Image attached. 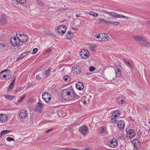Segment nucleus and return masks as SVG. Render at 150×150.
<instances>
[{
  "mask_svg": "<svg viewBox=\"0 0 150 150\" xmlns=\"http://www.w3.org/2000/svg\"><path fill=\"white\" fill-rule=\"evenodd\" d=\"M52 50V49L50 47L49 48H48L46 50V51L45 52V53H49V52H50Z\"/></svg>",
  "mask_w": 150,
  "mask_h": 150,
  "instance_id": "49530a36",
  "label": "nucleus"
},
{
  "mask_svg": "<svg viewBox=\"0 0 150 150\" xmlns=\"http://www.w3.org/2000/svg\"><path fill=\"white\" fill-rule=\"evenodd\" d=\"M6 15L3 14L0 19V24L3 25L5 24L6 22Z\"/></svg>",
  "mask_w": 150,
  "mask_h": 150,
  "instance_id": "ddd939ff",
  "label": "nucleus"
},
{
  "mask_svg": "<svg viewBox=\"0 0 150 150\" xmlns=\"http://www.w3.org/2000/svg\"><path fill=\"white\" fill-rule=\"evenodd\" d=\"M5 97L8 99L13 100L15 97L14 96L10 95L8 94H5L4 95Z\"/></svg>",
  "mask_w": 150,
  "mask_h": 150,
  "instance_id": "393cba45",
  "label": "nucleus"
},
{
  "mask_svg": "<svg viewBox=\"0 0 150 150\" xmlns=\"http://www.w3.org/2000/svg\"><path fill=\"white\" fill-rule=\"evenodd\" d=\"M116 77H120L122 76V72L121 70L119 68L115 69Z\"/></svg>",
  "mask_w": 150,
  "mask_h": 150,
  "instance_id": "f3484780",
  "label": "nucleus"
},
{
  "mask_svg": "<svg viewBox=\"0 0 150 150\" xmlns=\"http://www.w3.org/2000/svg\"><path fill=\"white\" fill-rule=\"evenodd\" d=\"M6 71H9V72H10V70L7 69L4 70H2L1 72H0V76H1L2 74V73L5 72Z\"/></svg>",
  "mask_w": 150,
  "mask_h": 150,
  "instance_id": "e433bc0d",
  "label": "nucleus"
},
{
  "mask_svg": "<svg viewBox=\"0 0 150 150\" xmlns=\"http://www.w3.org/2000/svg\"><path fill=\"white\" fill-rule=\"evenodd\" d=\"M126 65L129 68L132 69V65L129 62L128 63H127Z\"/></svg>",
  "mask_w": 150,
  "mask_h": 150,
  "instance_id": "79ce46f5",
  "label": "nucleus"
},
{
  "mask_svg": "<svg viewBox=\"0 0 150 150\" xmlns=\"http://www.w3.org/2000/svg\"><path fill=\"white\" fill-rule=\"evenodd\" d=\"M76 88L79 90H83L84 88L83 83L81 82H78L76 84Z\"/></svg>",
  "mask_w": 150,
  "mask_h": 150,
  "instance_id": "f8f14e48",
  "label": "nucleus"
},
{
  "mask_svg": "<svg viewBox=\"0 0 150 150\" xmlns=\"http://www.w3.org/2000/svg\"><path fill=\"white\" fill-rule=\"evenodd\" d=\"M22 59V57H20L19 55L18 56V57L17 58V59L16 60V61H18L19 60H20L21 59Z\"/></svg>",
  "mask_w": 150,
  "mask_h": 150,
  "instance_id": "0e129e2a",
  "label": "nucleus"
},
{
  "mask_svg": "<svg viewBox=\"0 0 150 150\" xmlns=\"http://www.w3.org/2000/svg\"><path fill=\"white\" fill-rule=\"evenodd\" d=\"M80 54L82 58L86 59L88 57L89 52L88 50L84 49L81 50L80 52Z\"/></svg>",
  "mask_w": 150,
  "mask_h": 150,
  "instance_id": "20e7f679",
  "label": "nucleus"
},
{
  "mask_svg": "<svg viewBox=\"0 0 150 150\" xmlns=\"http://www.w3.org/2000/svg\"><path fill=\"white\" fill-rule=\"evenodd\" d=\"M116 121H117V120H116V119L115 118H112L111 119V120L110 121V122L112 123H114L116 122Z\"/></svg>",
  "mask_w": 150,
  "mask_h": 150,
  "instance_id": "de8ad7c7",
  "label": "nucleus"
},
{
  "mask_svg": "<svg viewBox=\"0 0 150 150\" xmlns=\"http://www.w3.org/2000/svg\"><path fill=\"white\" fill-rule=\"evenodd\" d=\"M53 129V128L50 129L46 131V132L47 133H49V132L51 131Z\"/></svg>",
  "mask_w": 150,
  "mask_h": 150,
  "instance_id": "603ef678",
  "label": "nucleus"
},
{
  "mask_svg": "<svg viewBox=\"0 0 150 150\" xmlns=\"http://www.w3.org/2000/svg\"><path fill=\"white\" fill-rule=\"evenodd\" d=\"M78 124V123L77 122H75L73 124H72L69 127V130L71 131V130L70 129L72 127H74L76 125H77Z\"/></svg>",
  "mask_w": 150,
  "mask_h": 150,
  "instance_id": "473e14b6",
  "label": "nucleus"
},
{
  "mask_svg": "<svg viewBox=\"0 0 150 150\" xmlns=\"http://www.w3.org/2000/svg\"><path fill=\"white\" fill-rule=\"evenodd\" d=\"M15 80H16V79H15L13 81L11 82V84H12L13 85H14V83L15 81Z\"/></svg>",
  "mask_w": 150,
  "mask_h": 150,
  "instance_id": "680f3d73",
  "label": "nucleus"
},
{
  "mask_svg": "<svg viewBox=\"0 0 150 150\" xmlns=\"http://www.w3.org/2000/svg\"><path fill=\"white\" fill-rule=\"evenodd\" d=\"M3 77L4 78L5 80V79H6V78H7V76L6 75V74H4L3 76Z\"/></svg>",
  "mask_w": 150,
  "mask_h": 150,
  "instance_id": "774afa93",
  "label": "nucleus"
},
{
  "mask_svg": "<svg viewBox=\"0 0 150 150\" xmlns=\"http://www.w3.org/2000/svg\"><path fill=\"white\" fill-rule=\"evenodd\" d=\"M145 45L146 47H149L150 46V44L149 43L147 42L146 40V41L145 42Z\"/></svg>",
  "mask_w": 150,
  "mask_h": 150,
  "instance_id": "8fccbe9b",
  "label": "nucleus"
},
{
  "mask_svg": "<svg viewBox=\"0 0 150 150\" xmlns=\"http://www.w3.org/2000/svg\"><path fill=\"white\" fill-rule=\"evenodd\" d=\"M7 117L3 114H0V122H4L7 120Z\"/></svg>",
  "mask_w": 150,
  "mask_h": 150,
  "instance_id": "dca6fc26",
  "label": "nucleus"
},
{
  "mask_svg": "<svg viewBox=\"0 0 150 150\" xmlns=\"http://www.w3.org/2000/svg\"><path fill=\"white\" fill-rule=\"evenodd\" d=\"M123 61L125 62V63L126 64H127V63L129 62L128 60H127L126 59H123Z\"/></svg>",
  "mask_w": 150,
  "mask_h": 150,
  "instance_id": "6e6d98bb",
  "label": "nucleus"
},
{
  "mask_svg": "<svg viewBox=\"0 0 150 150\" xmlns=\"http://www.w3.org/2000/svg\"><path fill=\"white\" fill-rule=\"evenodd\" d=\"M0 48L1 49H2L4 51L6 50V47H4L1 46Z\"/></svg>",
  "mask_w": 150,
  "mask_h": 150,
  "instance_id": "13d9d810",
  "label": "nucleus"
},
{
  "mask_svg": "<svg viewBox=\"0 0 150 150\" xmlns=\"http://www.w3.org/2000/svg\"><path fill=\"white\" fill-rule=\"evenodd\" d=\"M79 132L83 136H86L89 132L88 127L86 125H83L80 127L79 130Z\"/></svg>",
  "mask_w": 150,
  "mask_h": 150,
  "instance_id": "f03ea898",
  "label": "nucleus"
},
{
  "mask_svg": "<svg viewBox=\"0 0 150 150\" xmlns=\"http://www.w3.org/2000/svg\"><path fill=\"white\" fill-rule=\"evenodd\" d=\"M51 97H49L48 98V100H47V102H47V103H48V102H49L51 100Z\"/></svg>",
  "mask_w": 150,
  "mask_h": 150,
  "instance_id": "338daca9",
  "label": "nucleus"
},
{
  "mask_svg": "<svg viewBox=\"0 0 150 150\" xmlns=\"http://www.w3.org/2000/svg\"><path fill=\"white\" fill-rule=\"evenodd\" d=\"M117 125L119 128V129L120 130L123 129L125 126V122L123 120L119 121L117 122Z\"/></svg>",
  "mask_w": 150,
  "mask_h": 150,
  "instance_id": "4468645a",
  "label": "nucleus"
},
{
  "mask_svg": "<svg viewBox=\"0 0 150 150\" xmlns=\"http://www.w3.org/2000/svg\"><path fill=\"white\" fill-rule=\"evenodd\" d=\"M117 141L115 138L110 139L109 142V146L112 148H115L117 147Z\"/></svg>",
  "mask_w": 150,
  "mask_h": 150,
  "instance_id": "423d86ee",
  "label": "nucleus"
},
{
  "mask_svg": "<svg viewBox=\"0 0 150 150\" xmlns=\"http://www.w3.org/2000/svg\"><path fill=\"white\" fill-rule=\"evenodd\" d=\"M65 82H67L68 80L70 81H71L70 78L68 76H65L63 78Z\"/></svg>",
  "mask_w": 150,
  "mask_h": 150,
  "instance_id": "c85d7f7f",
  "label": "nucleus"
},
{
  "mask_svg": "<svg viewBox=\"0 0 150 150\" xmlns=\"http://www.w3.org/2000/svg\"><path fill=\"white\" fill-rule=\"evenodd\" d=\"M120 113L118 110L114 111L112 113V116H114V117H119L120 116Z\"/></svg>",
  "mask_w": 150,
  "mask_h": 150,
  "instance_id": "b1692460",
  "label": "nucleus"
},
{
  "mask_svg": "<svg viewBox=\"0 0 150 150\" xmlns=\"http://www.w3.org/2000/svg\"><path fill=\"white\" fill-rule=\"evenodd\" d=\"M132 143H133L134 147L135 148H136V149H139L140 147L141 142L139 140L137 139H133Z\"/></svg>",
  "mask_w": 150,
  "mask_h": 150,
  "instance_id": "0eeeda50",
  "label": "nucleus"
},
{
  "mask_svg": "<svg viewBox=\"0 0 150 150\" xmlns=\"http://www.w3.org/2000/svg\"><path fill=\"white\" fill-rule=\"evenodd\" d=\"M87 13L88 14H89L91 15H93V11L89 12H88Z\"/></svg>",
  "mask_w": 150,
  "mask_h": 150,
  "instance_id": "5fc2aeb1",
  "label": "nucleus"
},
{
  "mask_svg": "<svg viewBox=\"0 0 150 150\" xmlns=\"http://www.w3.org/2000/svg\"><path fill=\"white\" fill-rule=\"evenodd\" d=\"M73 34L72 32L70 31H68L67 34L65 35V38L67 39L70 40L73 37Z\"/></svg>",
  "mask_w": 150,
  "mask_h": 150,
  "instance_id": "412c9836",
  "label": "nucleus"
},
{
  "mask_svg": "<svg viewBox=\"0 0 150 150\" xmlns=\"http://www.w3.org/2000/svg\"><path fill=\"white\" fill-rule=\"evenodd\" d=\"M134 38L137 42H141L142 41L145 42L146 41L144 38L139 36H135Z\"/></svg>",
  "mask_w": 150,
  "mask_h": 150,
  "instance_id": "1a4fd4ad",
  "label": "nucleus"
},
{
  "mask_svg": "<svg viewBox=\"0 0 150 150\" xmlns=\"http://www.w3.org/2000/svg\"><path fill=\"white\" fill-rule=\"evenodd\" d=\"M19 115L21 118L25 119L28 116V114L26 111L24 110H22L20 111V113L19 114Z\"/></svg>",
  "mask_w": 150,
  "mask_h": 150,
  "instance_id": "9b49d317",
  "label": "nucleus"
},
{
  "mask_svg": "<svg viewBox=\"0 0 150 150\" xmlns=\"http://www.w3.org/2000/svg\"><path fill=\"white\" fill-rule=\"evenodd\" d=\"M11 132V131L10 130H5L2 131L1 133H0V137H1L4 134H7Z\"/></svg>",
  "mask_w": 150,
  "mask_h": 150,
  "instance_id": "4be33fe9",
  "label": "nucleus"
},
{
  "mask_svg": "<svg viewBox=\"0 0 150 150\" xmlns=\"http://www.w3.org/2000/svg\"><path fill=\"white\" fill-rule=\"evenodd\" d=\"M117 101L118 103H120L121 104H122L123 103L124 100L121 99L120 97H119V98L117 99Z\"/></svg>",
  "mask_w": 150,
  "mask_h": 150,
  "instance_id": "2f4dec72",
  "label": "nucleus"
},
{
  "mask_svg": "<svg viewBox=\"0 0 150 150\" xmlns=\"http://www.w3.org/2000/svg\"><path fill=\"white\" fill-rule=\"evenodd\" d=\"M26 0H16V1L20 4H24L26 1Z\"/></svg>",
  "mask_w": 150,
  "mask_h": 150,
  "instance_id": "f704fd0d",
  "label": "nucleus"
},
{
  "mask_svg": "<svg viewBox=\"0 0 150 150\" xmlns=\"http://www.w3.org/2000/svg\"><path fill=\"white\" fill-rule=\"evenodd\" d=\"M25 95H24V96L22 97L18 101V103H20L21 102H22L23 99L25 98Z\"/></svg>",
  "mask_w": 150,
  "mask_h": 150,
  "instance_id": "58836bf2",
  "label": "nucleus"
},
{
  "mask_svg": "<svg viewBox=\"0 0 150 150\" xmlns=\"http://www.w3.org/2000/svg\"><path fill=\"white\" fill-rule=\"evenodd\" d=\"M38 49L37 48H35L33 49V54H35L38 51Z\"/></svg>",
  "mask_w": 150,
  "mask_h": 150,
  "instance_id": "ea45409f",
  "label": "nucleus"
},
{
  "mask_svg": "<svg viewBox=\"0 0 150 150\" xmlns=\"http://www.w3.org/2000/svg\"><path fill=\"white\" fill-rule=\"evenodd\" d=\"M38 4L40 6H43L44 5V4L42 3V2L40 1H38Z\"/></svg>",
  "mask_w": 150,
  "mask_h": 150,
  "instance_id": "a18cd8bd",
  "label": "nucleus"
},
{
  "mask_svg": "<svg viewBox=\"0 0 150 150\" xmlns=\"http://www.w3.org/2000/svg\"><path fill=\"white\" fill-rule=\"evenodd\" d=\"M6 140L9 142L14 141V139L12 137H8L6 138Z\"/></svg>",
  "mask_w": 150,
  "mask_h": 150,
  "instance_id": "c9c22d12",
  "label": "nucleus"
},
{
  "mask_svg": "<svg viewBox=\"0 0 150 150\" xmlns=\"http://www.w3.org/2000/svg\"><path fill=\"white\" fill-rule=\"evenodd\" d=\"M104 22L105 23H107V24H108L109 23H111V22L110 21H108L107 20H104Z\"/></svg>",
  "mask_w": 150,
  "mask_h": 150,
  "instance_id": "4d7b16f0",
  "label": "nucleus"
},
{
  "mask_svg": "<svg viewBox=\"0 0 150 150\" xmlns=\"http://www.w3.org/2000/svg\"><path fill=\"white\" fill-rule=\"evenodd\" d=\"M66 26L65 25H59L57 28V29H62L64 30V29H66Z\"/></svg>",
  "mask_w": 150,
  "mask_h": 150,
  "instance_id": "cd10ccee",
  "label": "nucleus"
},
{
  "mask_svg": "<svg viewBox=\"0 0 150 150\" xmlns=\"http://www.w3.org/2000/svg\"><path fill=\"white\" fill-rule=\"evenodd\" d=\"M46 34L47 35L52 36L53 37H54L56 36V35L54 34V33H50V31L48 32V31H47L46 33Z\"/></svg>",
  "mask_w": 150,
  "mask_h": 150,
  "instance_id": "7c9ffc66",
  "label": "nucleus"
},
{
  "mask_svg": "<svg viewBox=\"0 0 150 150\" xmlns=\"http://www.w3.org/2000/svg\"><path fill=\"white\" fill-rule=\"evenodd\" d=\"M102 37L101 40H100V41H107L109 38L108 35L105 33H103V35H102Z\"/></svg>",
  "mask_w": 150,
  "mask_h": 150,
  "instance_id": "a211bd4d",
  "label": "nucleus"
},
{
  "mask_svg": "<svg viewBox=\"0 0 150 150\" xmlns=\"http://www.w3.org/2000/svg\"><path fill=\"white\" fill-rule=\"evenodd\" d=\"M36 78L37 79L39 80H40L41 79L40 77V76H39V75H37L36 76Z\"/></svg>",
  "mask_w": 150,
  "mask_h": 150,
  "instance_id": "052dcab7",
  "label": "nucleus"
},
{
  "mask_svg": "<svg viewBox=\"0 0 150 150\" xmlns=\"http://www.w3.org/2000/svg\"><path fill=\"white\" fill-rule=\"evenodd\" d=\"M103 35V33H100L98 35L97 34L95 36H96V38H99L100 37H102V35Z\"/></svg>",
  "mask_w": 150,
  "mask_h": 150,
  "instance_id": "a19ab883",
  "label": "nucleus"
},
{
  "mask_svg": "<svg viewBox=\"0 0 150 150\" xmlns=\"http://www.w3.org/2000/svg\"><path fill=\"white\" fill-rule=\"evenodd\" d=\"M43 106V105L42 103L38 102L35 107V110L37 112H41Z\"/></svg>",
  "mask_w": 150,
  "mask_h": 150,
  "instance_id": "9d476101",
  "label": "nucleus"
},
{
  "mask_svg": "<svg viewBox=\"0 0 150 150\" xmlns=\"http://www.w3.org/2000/svg\"><path fill=\"white\" fill-rule=\"evenodd\" d=\"M49 95V93L46 92L43 93H42V98L45 102H47V99L48 98V95Z\"/></svg>",
  "mask_w": 150,
  "mask_h": 150,
  "instance_id": "6ab92c4d",
  "label": "nucleus"
},
{
  "mask_svg": "<svg viewBox=\"0 0 150 150\" xmlns=\"http://www.w3.org/2000/svg\"><path fill=\"white\" fill-rule=\"evenodd\" d=\"M110 15L111 16L115 18H126L127 19L130 18V17H127L123 15H120L114 12H111L110 13Z\"/></svg>",
  "mask_w": 150,
  "mask_h": 150,
  "instance_id": "39448f33",
  "label": "nucleus"
},
{
  "mask_svg": "<svg viewBox=\"0 0 150 150\" xmlns=\"http://www.w3.org/2000/svg\"><path fill=\"white\" fill-rule=\"evenodd\" d=\"M13 86H14L13 85L10 84V85L9 86V88H8V89L10 90H11L12 89V88H13Z\"/></svg>",
  "mask_w": 150,
  "mask_h": 150,
  "instance_id": "09e8293b",
  "label": "nucleus"
},
{
  "mask_svg": "<svg viewBox=\"0 0 150 150\" xmlns=\"http://www.w3.org/2000/svg\"><path fill=\"white\" fill-rule=\"evenodd\" d=\"M127 134L128 137L130 139L133 138L136 135V133L135 131L132 129L128 130L126 133Z\"/></svg>",
  "mask_w": 150,
  "mask_h": 150,
  "instance_id": "6e6552de",
  "label": "nucleus"
},
{
  "mask_svg": "<svg viewBox=\"0 0 150 150\" xmlns=\"http://www.w3.org/2000/svg\"><path fill=\"white\" fill-rule=\"evenodd\" d=\"M33 99L32 98H30L29 100V102L30 103H33Z\"/></svg>",
  "mask_w": 150,
  "mask_h": 150,
  "instance_id": "bf43d9fd",
  "label": "nucleus"
},
{
  "mask_svg": "<svg viewBox=\"0 0 150 150\" xmlns=\"http://www.w3.org/2000/svg\"><path fill=\"white\" fill-rule=\"evenodd\" d=\"M22 59V57H20L19 55L18 56V57L17 58V59L16 60V61H18L19 60H20L21 59Z\"/></svg>",
  "mask_w": 150,
  "mask_h": 150,
  "instance_id": "e2e57ef3",
  "label": "nucleus"
},
{
  "mask_svg": "<svg viewBox=\"0 0 150 150\" xmlns=\"http://www.w3.org/2000/svg\"><path fill=\"white\" fill-rule=\"evenodd\" d=\"M50 69H48L45 71V74L46 77H48L49 76L50 74Z\"/></svg>",
  "mask_w": 150,
  "mask_h": 150,
  "instance_id": "c756f323",
  "label": "nucleus"
},
{
  "mask_svg": "<svg viewBox=\"0 0 150 150\" xmlns=\"http://www.w3.org/2000/svg\"><path fill=\"white\" fill-rule=\"evenodd\" d=\"M20 40L18 39H17L16 38H11L10 40V43L13 46L16 47L19 45Z\"/></svg>",
  "mask_w": 150,
  "mask_h": 150,
  "instance_id": "7ed1b4c3",
  "label": "nucleus"
},
{
  "mask_svg": "<svg viewBox=\"0 0 150 150\" xmlns=\"http://www.w3.org/2000/svg\"><path fill=\"white\" fill-rule=\"evenodd\" d=\"M67 149V150H85V149H83V150H79L78 149L76 148H64V149H63V150H65Z\"/></svg>",
  "mask_w": 150,
  "mask_h": 150,
  "instance_id": "72a5a7b5",
  "label": "nucleus"
},
{
  "mask_svg": "<svg viewBox=\"0 0 150 150\" xmlns=\"http://www.w3.org/2000/svg\"><path fill=\"white\" fill-rule=\"evenodd\" d=\"M96 69L93 67H90L89 70L90 71H93L95 70Z\"/></svg>",
  "mask_w": 150,
  "mask_h": 150,
  "instance_id": "37998d69",
  "label": "nucleus"
},
{
  "mask_svg": "<svg viewBox=\"0 0 150 150\" xmlns=\"http://www.w3.org/2000/svg\"><path fill=\"white\" fill-rule=\"evenodd\" d=\"M111 23L113 24L114 25H119L120 24V23L118 22H111Z\"/></svg>",
  "mask_w": 150,
  "mask_h": 150,
  "instance_id": "c03bdc74",
  "label": "nucleus"
},
{
  "mask_svg": "<svg viewBox=\"0 0 150 150\" xmlns=\"http://www.w3.org/2000/svg\"><path fill=\"white\" fill-rule=\"evenodd\" d=\"M80 69L81 68L78 67V68L77 69H73L74 71V73L77 75L78 74H79L81 72Z\"/></svg>",
  "mask_w": 150,
  "mask_h": 150,
  "instance_id": "5701e85b",
  "label": "nucleus"
},
{
  "mask_svg": "<svg viewBox=\"0 0 150 150\" xmlns=\"http://www.w3.org/2000/svg\"><path fill=\"white\" fill-rule=\"evenodd\" d=\"M98 15V13H94L93 12V16L95 17H96Z\"/></svg>",
  "mask_w": 150,
  "mask_h": 150,
  "instance_id": "864d4df0",
  "label": "nucleus"
},
{
  "mask_svg": "<svg viewBox=\"0 0 150 150\" xmlns=\"http://www.w3.org/2000/svg\"><path fill=\"white\" fill-rule=\"evenodd\" d=\"M7 72L6 73V74L7 77V78L5 79V80H9L10 78L12 77L11 74V71L9 72V71H6Z\"/></svg>",
  "mask_w": 150,
  "mask_h": 150,
  "instance_id": "a878e982",
  "label": "nucleus"
},
{
  "mask_svg": "<svg viewBox=\"0 0 150 150\" xmlns=\"http://www.w3.org/2000/svg\"><path fill=\"white\" fill-rule=\"evenodd\" d=\"M73 95H71V98L69 99V101H76L78 100L80 98V96L77 95L75 93L72 94Z\"/></svg>",
  "mask_w": 150,
  "mask_h": 150,
  "instance_id": "2eb2a0df",
  "label": "nucleus"
},
{
  "mask_svg": "<svg viewBox=\"0 0 150 150\" xmlns=\"http://www.w3.org/2000/svg\"><path fill=\"white\" fill-rule=\"evenodd\" d=\"M18 34L22 38L20 40V41L22 40L21 42H25L27 40L28 37L27 36H25L24 35H22L21 34H20L19 33H18Z\"/></svg>",
  "mask_w": 150,
  "mask_h": 150,
  "instance_id": "aec40b11",
  "label": "nucleus"
},
{
  "mask_svg": "<svg viewBox=\"0 0 150 150\" xmlns=\"http://www.w3.org/2000/svg\"><path fill=\"white\" fill-rule=\"evenodd\" d=\"M58 32L60 34H64L66 31V29H64L63 30L62 29L57 30Z\"/></svg>",
  "mask_w": 150,
  "mask_h": 150,
  "instance_id": "bb28decb",
  "label": "nucleus"
},
{
  "mask_svg": "<svg viewBox=\"0 0 150 150\" xmlns=\"http://www.w3.org/2000/svg\"><path fill=\"white\" fill-rule=\"evenodd\" d=\"M74 92L71 88L64 89L62 92V97L66 101H69V99L71 96V94H73Z\"/></svg>",
  "mask_w": 150,
  "mask_h": 150,
  "instance_id": "f257e3e1",
  "label": "nucleus"
},
{
  "mask_svg": "<svg viewBox=\"0 0 150 150\" xmlns=\"http://www.w3.org/2000/svg\"><path fill=\"white\" fill-rule=\"evenodd\" d=\"M71 28L73 30L75 31H77L78 30V29L77 28H74L72 27H71Z\"/></svg>",
  "mask_w": 150,
  "mask_h": 150,
  "instance_id": "69168bd1",
  "label": "nucleus"
},
{
  "mask_svg": "<svg viewBox=\"0 0 150 150\" xmlns=\"http://www.w3.org/2000/svg\"><path fill=\"white\" fill-rule=\"evenodd\" d=\"M96 45H93L90 46V48L91 50L94 51L95 49V48L96 47Z\"/></svg>",
  "mask_w": 150,
  "mask_h": 150,
  "instance_id": "4c0bfd02",
  "label": "nucleus"
},
{
  "mask_svg": "<svg viewBox=\"0 0 150 150\" xmlns=\"http://www.w3.org/2000/svg\"><path fill=\"white\" fill-rule=\"evenodd\" d=\"M21 90V87H18L16 88L15 90V91L16 92H17L18 91H20Z\"/></svg>",
  "mask_w": 150,
  "mask_h": 150,
  "instance_id": "3c124183",
  "label": "nucleus"
}]
</instances>
